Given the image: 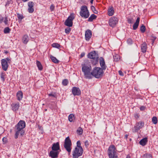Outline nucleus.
<instances>
[{
	"label": "nucleus",
	"mask_w": 158,
	"mask_h": 158,
	"mask_svg": "<svg viewBox=\"0 0 158 158\" xmlns=\"http://www.w3.org/2000/svg\"><path fill=\"white\" fill-rule=\"evenodd\" d=\"M29 40V37L27 35H25L23 36L22 39V41L24 44H26L28 42Z\"/></svg>",
	"instance_id": "21"
},
{
	"label": "nucleus",
	"mask_w": 158,
	"mask_h": 158,
	"mask_svg": "<svg viewBox=\"0 0 158 158\" xmlns=\"http://www.w3.org/2000/svg\"><path fill=\"white\" fill-rule=\"evenodd\" d=\"M15 138L16 139H17L19 135L22 136L24 135L25 133L24 131L23 130L15 127Z\"/></svg>",
	"instance_id": "8"
},
{
	"label": "nucleus",
	"mask_w": 158,
	"mask_h": 158,
	"mask_svg": "<svg viewBox=\"0 0 158 158\" xmlns=\"http://www.w3.org/2000/svg\"><path fill=\"white\" fill-rule=\"evenodd\" d=\"M48 96L50 97H56V95L55 94L51 93L48 94Z\"/></svg>",
	"instance_id": "48"
},
{
	"label": "nucleus",
	"mask_w": 158,
	"mask_h": 158,
	"mask_svg": "<svg viewBox=\"0 0 158 158\" xmlns=\"http://www.w3.org/2000/svg\"><path fill=\"white\" fill-rule=\"evenodd\" d=\"M4 18L1 15H0V20H4Z\"/></svg>",
	"instance_id": "53"
},
{
	"label": "nucleus",
	"mask_w": 158,
	"mask_h": 158,
	"mask_svg": "<svg viewBox=\"0 0 158 158\" xmlns=\"http://www.w3.org/2000/svg\"><path fill=\"white\" fill-rule=\"evenodd\" d=\"M135 117L136 118H138L139 117V115L138 114H135Z\"/></svg>",
	"instance_id": "54"
},
{
	"label": "nucleus",
	"mask_w": 158,
	"mask_h": 158,
	"mask_svg": "<svg viewBox=\"0 0 158 158\" xmlns=\"http://www.w3.org/2000/svg\"><path fill=\"white\" fill-rule=\"evenodd\" d=\"M7 17L6 16V17H5V20H7Z\"/></svg>",
	"instance_id": "63"
},
{
	"label": "nucleus",
	"mask_w": 158,
	"mask_h": 158,
	"mask_svg": "<svg viewBox=\"0 0 158 158\" xmlns=\"http://www.w3.org/2000/svg\"><path fill=\"white\" fill-rule=\"evenodd\" d=\"M82 70L84 73L85 77L86 78L90 79L92 78L91 76V72L90 71L92 68L91 65L88 64H83L81 65Z\"/></svg>",
	"instance_id": "1"
},
{
	"label": "nucleus",
	"mask_w": 158,
	"mask_h": 158,
	"mask_svg": "<svg viewBox=\"0 0 158 158\" xmlns=\"http://www.w3.org/2000/svg\"><path fill=\"white\" fill-rule=\"evenodd\" d=\"M71 140L69 137H68L65 139L64 146L66 150L69 153H70L71 151Z\"/></svg>",
	"instance_id": "7"
},
{
	"label": "nucleus",
	"mask_w": 158,
	"mask_h": 158,
	"mask_svg": "<svg viewBox=\"0 0 158 158\" xmlns=\"http://www.w3.org/2000/svg\"><path fill=\"white\" fill-rule=\"evenodd\" d=\"M99 60L101 69L103 70H105L106 69L107 66L106 65L104 58L102 57H101L99 59Z\"/></svg>",
	"instance_id": "12"
},
{
	"label": "nucleus",
	"mask_w": 158,
	"mask_h": 158,
	"mask_svg": "<svg viewBox=\"0 0 158 158\" xmlns=\"http://www.w3.org/2000/svg\"><path fill=\"white\" fill-rule=\"evenodd\" d=\"M74 118V115L73 114H70L69 115L68 117L69 121L70 122H72Z\"/></svg>",
	"instance_id": "30"
},
{
	"label": "nucleus",
	"mask_w": 158,
	"mask_h": 158,
	"mask_svg": "<svg viewBox=\"0 0 158 158\" xmlns=\"http://www.w3.org/2000/svg\"><path fill=\"white\" fill-rule=\"evenodd\" d=\"M88 56L89 58L94 60L92 61V64H93L95 65L98 63L99 58L98 54L96 53L95 51L90 52L88 54Z\"/></svg>",
	"instance_id": "4"
},
{
	"label": "nucleus",
	"mask_w": 158,
	"mask_h": 158,
	"mask_svg": "<svg viewBox=\"0 0 158 158\" xmlns=\"http://www.w3.org/2000/svg\"><path fill=\"white\" fill-rule=\"evenodd\" d=\"M50 57L53 62L56 64L59 63V60H58L55 57L52 56V55H51Z\"/></svg>",
	"instance_id": "26"
},
{
	"label": "nucleus",
	"mask_w": 158,
	"mask_h": 158,
	"mask_svg": "<svg viewBox=\"0 0 158 158\" xmlns=\"http://www.w3.org/2000/svg\"><path fill=\"white\" fill-rule=\"evenodd\" d=\"M92 32L90 30H87L85 32V40L89 41L92 36Z\"/></svg>",
	"instance_id": "17"
},
{
	"label": "nucleus",
	"mask_w": 158,
	"mask_h": 158,
	"mask_svg": "<svg viewBox=\"0 0 158 158\" xmlns=\"http://www.w3.org/2000/svg\"><path fill=\"white\" fill-rule=\"evenodd\" d=\"M12 109L14 111L17 110L19 107V103L18 102L13 103L11 104Z\"/></svg>",
	"instance_id": "18"
},
{
	"label": "nucleus",
	"mask_w": 158,
	"mask_h": 158,
	"mask_svg": "<svg viewBox=\"0 0 158 158\" xmlns=\"http://www.w3.org/2000/svg\"><path fill=\"white\" fill-rule=\"evenodd\" d=\"M126 158H131L130 156L129 155H127V156Z\"/></svg>",
	"instance_id": "59"
},
{
	"label": "nucleus",
	"mask_w": 158,
	"mask_h": 158,
	"mask_svg": "<svg viewBox=\"0 0 158 158\" xmlns=\"http://www.w3.org/2000/svg\"><path fill=\"white\" fill-rule=\"evenodd\" d=\"M132 40L131 39H128L127 40V44L129 45H131L132 43Z\"/></svg>",
	"instance_id": "44"
},
{
	"label": "nucleus",
	"mask_w": 158,
	"mask_h": 158,
	"mask_svg": "<svg viewBox=\"0 0 158 158\" xmlns=\"http://www.w3.org/2000/svg\"><path fill=\"white\" fill-rule=\"evenodd\" d=\"M73 20H65L64 23V25L69 27H71L73 26Z\"/></svg>",
	"instance_id": "23"
},
{
	"label": "nucleus",
	"mask_w": 158,
	"mask_h": 158,
	"mask_svg": "<svg viewBox=\"0 0 158 158\" xmlns=\"http://www.w3.org/2000/svg\"><path fill=\"white\" fill-rule=\"evenodd\" d=\"M10 29L9 27L5 28L4 30L3 31L5 34H7L10 33Z\"/></svg>",
	"instance_id": "35"
},
{
	"label": "nucleus",
	"mask_w": 158,
	"mask_h": 158,
	"mask_svg": "<svg viewBox=\"0 0 158 158\" xmlns=\"http://www.w3.org/2000/svg\"><path fill=\"white\" fill-rule=\"evenodd\" d=\"M52 46L53 47L56 48H59L60 47V45L57 43H54L52 44Z\"/></svg>",
	"instance_id": "34"
},
{
	"label": "nucleus",
	"mask_w": 158,
	"mask_h": 158,
	"mask_svg": "<svg viewBox=\"0 0 158 158\" xmlns=\"http://www.w3.org/2000/svg\"><path fill=\"white\" fill-rule=\"evenodd\" d=\"M59 152L60 151H56L52 150L50 152L49 154V156L52 158H57L58 156Z\"/></svg>",
	"instance_id": "10"
},
{
	"label": "nucleus",
	"mask_w": 158,
	"mask_h": 158,
	"mask_svg": "<svg viewBox=\"0 0 158 158\" xmlns=\"http://www.w3.org/2000/svg\"><path fill=\"white\" fill-rule=\"evenodd\" d=\"M147 45L145 42L143 43L141 45V50L142 52L145 53L146 52Z\"/></svg>",
	"instance_id": "20"
},
{
	"label": "nucleus",
	"mask_w": 158,
	"mask_h": 158,
	"mask_svg": "<svg viewBox=\"0 0 158 158\" xmlns=\"http://www.w3.org/2000/svg\"><path fill=\"white\" fill-rule=\"evenodd\" d=\"M118 73L121 76H123L124 75L123 73L121 70H119L118 71Z\"/></svg>",
	"instance_id": "50"
},
{
	"label": "nucleus",
	"mask_w": 158,
	"mask_h": 158,
	"mask_svg": "<svg viewBox=\"0 0 158 158\" xmlns=\"http://www.w3.org/2000/svg\"><path fill=\"white\" fill-rule=\"evenodd\" d=\"M77 146L75 147V148H78H78L82 147L81 146V142H80V141H77Z\"/></svg>",
	"instance_id": "45"
},
{
	"label": "nucleus",
	"mask_w": 158,
	"mask_h": 158,
	"mask_svg": "<svg viewBox=\"0 0 158 158\" xmlns=\"http://www.w3.org/2000/svg\"><path fill=\"white\" fill-rule=\"evenodd\" d=\"M128 135H125V138L126 139H127V138H128Z\"/></svg>",
	"instance_id": "56"
},
{
	"label": "nucleus",
	"mask_w": 158,
	"mask_h": 158,
	"mask_svg": "<svg viewBox=\"0 0 158 158\" xmlns=\"http://www.w3.org/2000/svg\"><path fill=\"white\" fill-rule=\"evenodd\" d=\"M80 14L82 17L84 19H86L89 17V12L86 6H81Z\"/></svg>",
	"instance_id": "5"
},
{
	"label": "nucleus",
	"mask_w": 158,
	"mask_h": 158,
	"mask_svg": "<svg viewBox=\"0 0 158 158\" xmlns=\"http://www.w3.org/2000/svg\"><path fill=\"white\" fill-rule=\"evenodd\" d=\"M147 141V138L145 137L141 139L139 141V143L140 145L144 146L146 144Z\"/></svg>",
	"instance_id": "22"
},
{
	"label": "nucleus",
	"mask_w": 158,
	"mask_h": 158,
	"mask_svg": "<svg viewBox=\"0 0 158 158\" xmlns=\"http://www.w3.org/2000/svg\"><path fill=\"white\" fill-rule=\"evenodd\" d=\"M103 70L99 67H95L91 72V76H94L96 78H99L102 76L103 73Z\"/></svg>",
	"instance_id": "3"
},
{
	"label": "nucleus",
	"mask_w": 158,
	"mask_h": 158,
	"mask_svg": "<svg viewBox=\"0 0 158 158\" xmlns=\"http://www.w3.org/2000/svg\"><path fill=\"white\" fill-rule=\"evenodd\" d=\"M55 8V6L53 4H52L50 6V9L51 11H53Z\"/></svg>",
	"instance_id": "47"
},
{
	"label": "nucleus",
	"mask_w": 158,
	"mask_h": 158,
	"mask_svg": "<svg viewBox=\"0 0 158 158\" xmlns=\"http://www.w3.org/2000/svg\"><path fill=\"white\" fill-rule=\"evenodd\" d=\"M109 23L110 26L113 27L118 23V20H109Z\"/></svg>",
	"instance_id": "24"
},
{
	"label": "nucleus",
	"mask_w": 158,
	"mask_h": 158,
	"mask_svg": "<svg viewBox=\"0 0 158 158\" xmlns=\"http://www.w3.org/2000/svg\"><path fill=\"white\" fill-rule=\"evenodd\" d=\"M71 30V29L70 27H67L65 30V32L66 34H69Z\"/></svg>",
	"instance_id": "40"
},
{
	"label": "nucleus",
	"mask_w": 158,
	"mask_h": 158,
	"mask_svg": "<svg viewBox=\"0 0 158 158\" xmlns=\"http://www.w3.org/2000/svg\"><path fill=\"white\" fill-rule=\"evenodd\" d=\"M68 80L66 79H64L62 81V84L64 85H66L68 84Z\"/></svg>",
	"instance_id": "43"
},
{
	"label": "nucleus",
	"mask_w": 158,
	"mask_h": 158,
	"mask_svg": "<svg viewBox=\"0 0 158 158\" xmlns=\"http://www.w3.org/2000/svg\"><path fill=\"white\" fill-rule=\"evenodd\" d=\"M94 0H91L90 2L91 4H92L93 3Z\"/></svg>",
	"instance_id": "60"
},
{
	"label": "nucleus",
	"mask_w": 158,
	"mask_h": 158,
	"mask_svg": "<svg viewBox=\"0 0 158 158\" xmlns=\"http://www.w3.org/2000/svg\"><path fill=\"white\" fill-rule=\"evenodd\" d=\"M114 60V61L117 62L118 61L119 59V56L118 54H115L113 56Z\"/></svg>",
	"instance_id": "29"
},
{
	"label": "nucleus",
	"mask_w": 158,
	"mask_h": 158,
	"mask_svg": "<svg viewBox=\"0 0 158 158\" xmlns=\"http://www.w3.org/2000/svg\"><path fill=\"white\" fill-rule=\"evenodd\" d=\"M17 17L19 20H22L23 18V15H20L19 14H17Z\"/></svg>",
	"instance_id": "41"
},
{
	"label": "nucleus",
	"mask_w": 158,
	"mask_h": 158,
	"mask_svg": "<svg viewBox=\"0 0 158 158\" xmlns=\"http://www.w3.org/2000/svg\"><path fill=\"white\" fill-rule=\"evenodd\" d=\"M142 158H152L151 155L150 154H144L142 156Z\"/></svg>",
	"instance_id": "31"
},
{
	"label": "nucleus",
	"mask_w": 158,
	"mask_h": 158,
	"mask_svg": "<svg viewBox=\"0 0 158 158\" xmlns=\"http://www.w3.org/2000/svg\"><path fill=\"white\" fill-rule=\"evenodd\" d=\"M17 99L19 101L21 100L23 98V93L22 91H19L16 94Z\"/></svg>",
	"instance_id": "19"
},
{
	"label": "nucleus",
	"mask_w": 158,
	"mask_h": 158,
	"mask_svg": "<svg viewBox=\"0 0 158 158\" xmlns=\"http://www.w3.org/2000/svg\"><path fill=\"white\" fill-rule=\"evenodd\" d=\"M8 20H4V23L5 24H7V23Z\"/></svg>",
	"instance_id": "57"
},
{
	"label": "nucleus",
	"mask_w": 158,
	"mask_h": 158,
	"mask_svg": "<svg viewBox=\"0 0 158 158\" xmlns=\"http://www.w3.org/2000/svg\"><path fill=\"white\" fill-rule=\"evenodd\" d=\"M5 53H8V52H7V51H6V52H5Z\"/></svg>",
	"instance_id": "64"
},
{
	"label": "nucleus",
	"mask_w": 158,
	"mask_h": 158,
	"mask_svg": "<svg viewBox=\"0 0 158 158\" xmlns=\"http://www.w3.org/2000/svg\"><path fill=\"white\" fill-rule=\"evenodd\" d=\"M28 0H22V1L23 2H26L28 1Z\"/></svg>",
	"instance_id": "61"
},
{
	"label": "nucleus",
	"mask_w": 158,
	"mask_h": 158,
	"mask_svg": "<svg viewBox=\"0 0 158 158\" xmlns=\"http://www.w3.org/2000/svg\"><path fill=\"white\" fill-rule=\"evenodd\" d=\"M139 19H140V18L139 17H138L136 20H139Z\"/></svg>",
	"instance_id": "62"
},
{
	"label": "nucleus",
	"mask_w": 158,
	"mask_h": 158,
	"mask_svg": "<svg viewBox=\"0 0 158 158\" xmlns=\"http://www.w3.org/2000/svg\"><path fill=\"white\" fill-rule=\"evenodd\" d=\"M72 92L74 96L79 95L81 94V91L79 88L75 87L72 88Z\"/></svg>",
	"instance_id": "13"
},
{
	"label": "nucleus",
	"mask_w": 158,
	"mask_h": 158,
	"mask_svg": "<svg viewBox=\"0 0 158 158\" xmlns=\"http://www.w3.org/2000/svg\"><path fill=\"white\" fill-rule=\"evenodd\" d=\"M85 55V54L84 53H81L80 55L81 57H83Z\"/></svg>",
	"instance_id": "52"
},
{
	"label": "nucleus",
	"mask_w": 158,
	"mask_h": 158,
	"mask_svg": "<svg viewBox=\"0 0 158 158\" xmlns=\"http://www.w3.org/2000/svg\"><path fill=\"white\" fill-rule=\"evenodd\" d=\"M74 15L75 14L73 13L70 14L66 20H73L74 19Z\"/></svg>",
	"instance_id": "33"
},
{
	"label": "nucleus",
	"mask_w": 158,
	"mask_h": 158,
	"mask_svg": "<svg viewBox=\"0 0 158 158\" xmlns=\"http://www.w3.org/2000/svg\"><path fill=\"white\" fill-rule=\"evenodd\" d=\"M52 150L56 151H60V146L58 142H56L53 144L52 147Z\"/></svg>",
	"instance_id": "14"
},
{
	"label": "nucleus",
	"mask_w": 158,
	"mask_h": 158,
	"mask_svg": "<svg viewBox=\"0 0 158 158\" xmlns=\"http://www.w3.org/2000/svg\"><path fill=\"white\" fill-rule=\"evenodd\" d=\"M140 30L142 33H144L145 32L146 30V28L145 26L143 25H142L140 28Z\"/></svg>",
	"instance_id": "37"
},
{
	"label": "nucleus",
	"mask_w": 158,
	"mask_h": 158,
	"mask_svg": "<svg viewBox=\"0 0 158 158\" xmlns=\"http://www.w3.org/2000/svg\"><path fill=\"white\" fill-rule=\"evenodd\" d=\"M5 73L2 72L1 74V78L4 81H5Z\"/></svg>",
	"instance_id": "42"
},
{
	"label": "nucleus",
	"mask_w": 158,
	"mask_h": 158,
	"mask_svg": "<svg viewBox=\"0 0 158 158\" xmlns=\"http://www.w3.org/2000/svg\"><path fill=\"white\" fill-rule=\"evenodd\" d=\"M144 123L142 122H139L134 127V128L135 132H137L142 128L144 126Z\"/></svg>",
	"instance_id": "11"
},
{
	"label": "nucleus",
	"mask_w": 158,
	"mask_h": 158,
	"mask_svg": "<svg viewBox=\"0 0 158 158\" xmlns=\"http://www.w3.org/2000/svg\"><path fill=\"white\" fill-rule=\"evenodd\" d=\"M35 5L34 3L32 2H30L28 3V11L29 12L32 13L34 11L33 7Z\"/></svg>",
	"instance_id": "15"
},
{
	"label": "nucleus",
	"mask_w": 158,
	"mask_h": 158,
	"mask_svg": "<svg viewBox=\"0 0 158 158\" xmlns=\"http://www.w3.org/2000/svg\"><path fill=\"white\" fill-rule=\"evenodd\" d=\"M145 108L144 106H142L140 107V110H145Z\"/></svg>",
	"instance_id": "51"
},
{
	"label": "nucleus",
	"mask_w": 158,
	"mask_h": 158,
	"mask_svg": "<svg viewBox=\"0 0 158 158\" xmlns=\"http://www.w3.org/2000/svg\"><path fill=\"white\" fill-rule=\"evenodd\" d=\"M83 152L82 147L75 148L73 152V158H78L82 155Z\"/></svg>",
	"instance_id": "6"
},
{
	"label": "nucleus",
	"mask_w": 158,
	"mask_h": 158,
	"mask_svg": "<svg viewBox=\"0 0 158 158\" xmlns=\"http://www.w3.org/2000/svg\"><path fill=\"white\" fill-rule=\"evenodd\" d=\"M36 64L39 70H42L43 69V67L40 62L39 61L37 60Z\"/></svg>",
	"instance_id": "27"
},
{
	"label": "nucleus",
	"mask_w": 158,
	"mask_h": 158,
	"mask_svg": "<svg viewBox=\"0 0 158 158\" xmlns=\"http://www.w3.org/2000/svg\"><path fill=\"white\" fill-rule=\"evenodd\" d=\"M77 132L79 135L82 134L83 133L82 129L81 127H79L77 130Z\"/></svg>",
	"instance_id": "32"
},
{
	"label": "nucleus",
	"mask_w": 158,
	"mask_h": 158,
	"mask_svg": "<svg viewBox=\"0 0 158 158\" xmlns=\"http://www.w3.org/2000/svg\"><path fill=\"white\" fill-rule=\"evenodd\" d=\"M114 13V10L112 7L109 8L108 10V13L109 16H112Z\"/></svg>",
	"instance_id": "28"
},
{
	"label": "nucleus",
	"mask_w": 158,
	"mask_h": 158,
	"mask_svg": "<svg viewBox=\"0 0 158 158\" xmlns=\"http://www.w3.org/2000/svg\"><path fill=\"white\" fill-rule=\"evenodd\" d=\"M128 23H132V20H128Z\"/></svg>",
	"instance_id": "58"
},
{
	"label": "nucleus",
	"mask_w": 158,
	"mask_h": 158,
	"mask_svg": "<svg viewBox=\"0 0 158 158\" xmlns=\"http://www.w3.org/2000/svg\"><path fill=\"white\" fill-rule=\"evenodd\" d=\"M25 126L26 123L23 120H20L18 124L15 125V127L23 130Z\"/></svg>",
	"instance_id": "9"
},
{
	"label": "nucleus",
	"mask_w": 158,
	"mask_h": 158,
	"mask_svg": "<svg viewBox=\"0 0 158 158\" xmlns=\"http://www.w3.org/2000/svg\"><path fill=\"white\" fill-rule=\"evenodd\" d=\"M91 9L94 13L95 14H97L98 13V11L96 10L94 6H91Z\"/></svg>",
	"instance_id": "39"
},
{
	"label": "nucleus",
	"mask_w": 158,
	"mask_h": 158,
	"mask_svg": "<svg viewBox=\"0 0 158 158\" xmlns=\"http://www.w3.org/2000/svg\"><path fill=\"white\" fill-rule=\"evenodd\" d=\"M5 60H7V61H9L10 60V59L9 58H7L6 59H5Z\"/></svg>",
	"instance_id": "55"
},
{
	"label": "nucleus",
	"mask_w": 158,
	"mask_h": 158,
	"mask_svg": "<svg viewBox=\"0 0 158 158\" xmlns=\"http://www.w3.org/2000/svg\"><path fill=\"white\" fill-rule=\"evenodd\" d=\"M116 151V149L114 145H110L108 150V154L109 158H118Z\"/></svg>",
	"instance_id": "2"
},
{
	"label": "nucleus",
	"mask_w": 158,
	"mask_h": 158,
	"mask_svg": "<svg viewBox=\"0 0 158 158\" xmlns=\"http://www.w3.org/2000/svg\"><path fill=\"white\" fill-rule=\"evenodd\" d=\"M2 141L4 143H6L7 142V139L6 137H4L2 139Z\"/></svg>",
	"instance_id": "46"
},
{
	"label": "nucleus",
	"mask_w": 158,
	"mask_h": 158,
	"mask_svg": "<svg viewBox=\"0 0 158 158\" xmlns=\"http://www.w3.org/2000/svg\"><path fill=\"white\" fill-rule=\"evenodd\" d=\"M1 64L3 69L6 71L8 68V65L7 60L5 59H2L1 60Z\"/></svg>",
	"instance_id": "16"
},
{
	"label": "nucleus",
	"mask_w": 158,
	"mask_h": 158,
	"mask_svg": "<svg viewBox=\"0 0 158 158\" xmlns=\"http://www.w3.org/2000/svg\"><path fill=\"white\" fill-rule=\"evenodd\" d=\"M89 144V142L88 140H86L85 142V146L88 147Z\"/></svg>",
	"instance_id": "49"
},
{
	"label": "nucleus",
	"mask_w": 158,
	"mask_h": 158,
	"mask_svg": "<svg viewBox=\"0 0 158 158\" xmlns=\"http://www.w3.org/2000/svg\"><path fill=\"white\" fill-rule=\"evenodd\" d=\"M152 123L154 124H156L157 122V118L156 117H153L152 119Z\"/></svg>",
	"instance_id": "36"
},
{
	"label": "nucleus",
	"mask_w": 158,
	"mask_h": 158,
	"mask_svg": "<svg viewBox=\"0 0 158 158\" xmlns=\"http://www.w3.org/2000/svg\"><path fill=\"white\" fill-rule=\"evenodd\" d=\"M96 18L97 16L94 14H93L91 15L88 20H94L96 19Z\"/></svg>",
	"instance_id": "38"
},
{
	"label": "nucleus",
	"mask_w": 158,
	"mask_h": 158,
	"mask_svg": "<svg viewBox=\"0 0 158 158\" xmlns=\"http://www.w3.org/2000/svg\"><path fill=\"white\" fill-rule=\"evenodd\" d=\"M139 22V20H136V22L134 23L133 26V29L134 30H136L138 28Z\"/></svg>",
	"instance_id": "25"
}]
</instances>
